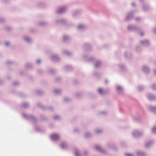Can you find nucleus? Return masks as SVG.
<instances>
[{"instance_id":"obj_1","label":"nucleus","mask_w":156,"mask_h":156,"mask_svg":"<svg viewBox=\"0 0 156 156\" xmlns=\"http://www.w3.org/2000/svg\"><path fill=\"white\" fill-rule=\"evenodd\" d=\"M51 138L54 140L58 139L59 137L58 135L56 134H53L51 135Z\"/></svg>"},{"instance_id":"obj_2","label":"nucleus","mask_w":156,"mask_h":156,"mask_svg":"<svg viewBox=\"0 0 156 156\" xmlns=\"http://www.w3.org/2000/svg\"><path fill=\"white\" fill-rule=\"evenodd\" d=\"M98 92L100 94H102L103 92V90L101 88H99L98 90Z\"/></svg>"},{"instance_id":"obj_3","label":"nucleus","mask_w":156,"mask_h":156,"mask_svg":"<svg viewBox=\"0 0 156 156\" xmlns=\"http://www.w3.org/2000/svg\"><path fill=\"white\" fill-rule=\"evenodd\" d=\"M100 63L99 62H97L95 65V67H98L100 65Z\"/></svg>"},{"instance_id":"obj_4","label":"nucleus","mask_w":156,"mask_h":156,"mask_svg":"<svg viewBox=\"0 0 156 156\" xmlns=\"http://www.w3.org/2000/svg\"><path fill=\"white\" fill-rule=\"evenodd\" d=\"M117 89L119 91H120L122 90V87L119 86H118L117 87Z\"/></svg>"},{"instance_id":"obj_5","label":"nucleus","mask_w":156,"mask_h":156,"mask_svg":"<svg viewBox=\"0 0 156 156\" xmlns=\"http://www.w3.org/2000/svg\"><path fill=\"white\" fill-rule=\"evenodd\" d=\"M65 144L64 143H62L61 144V147H62V148H64L65 146Z\"/></svg>"},{"instance_id":"obj_6","label":"nucleus","mask_w":156,"mask_h":156,"mask_svg":"<svg viewBox=\"0 0 156 156\" xmlns=\"http://www.w3.org/2000/svg\"><path fill=\"white\" fill-rule=\"evenodd\" d=\"M64 10V8H62L59 9V10L58 11V12H62Z\"/></svg>"},{"instance_id":"obj_7","label":"nucleus","mask_w":156,"mask_h":156,"mask_svg":"<svg viewBox=\"0 0 156 156\" xmlns=\"http://www.w3.org/2000/svg\"><path fill=\"white\" fill-rule=\"evenodd\" d=\"M152 131L153 133H156V127L153 128Z\"/></svg>"},{"instance_id":"obj_8","label":"nucleus","mask_w":156,"mask_h":156,"mask_svg":"<svg viewBox=\"0 0 156 156\" xmlns=\"http://www.w3.org/2000/svg\"><path fill=\"white\" fill-rule=\"evenodd\" d=\"M126 156H133V155L131 154L127 153L126 154Z\"/></svg>"},{"instance_id":"obj_9","label":"nucleus","mask_w":156,"mask_h":156,"mask_svg":"<svg viewBox=\"0 0 156 156\" xmlns=\"http://www.w3.org/2000/svg\"><path fill=\"white\" fill-rule=\"evenodd\" d=\"M95 148L96 149H97V150H99L101 148L100 147L98 146H96L95 147Z\"/></svg>"},{"instance_id":"obj_10","label":"nucleus","mask_w":156,"mask_h":156,"mask_svg":"<svg viewBox=\"0 0 156 156\" xmlns=\"http://www.w3.org/2000/svg\"><path fill=\"white\" fill-rule=\"evenodd\" d=\"M152 110H153L154 109H156V107H153L152 108Z\"/></svg>"},{"instance_id":"obj_11","label":"nucleus","mask_w":156,"mask_h":156,"mask_svg":"<svg viewBox=\"0 0 156 156\" xmlns=\"http://www.w3.org/2000/svg\"><path fill=\"white\" fill-rule=\"evenodd\" d=\"M101 131H100V130H97V133H98L100 132H101Z\"/></svg>"},{"instance_id":"obj_12","label":"nucleus","mask_w":156,"mask_h":156,"mask_svg":"<svg viewBox=\"0 0 156 156\" xmlns=\"http://www.w3.org/2000/svg\"><path fill=\"white\" fill-rule=\"evenodd\" d=\"M5 44L6 45H8L9 44V43L8 42H6L5 43Z\"/></svg>"},{"instance_id":"obj_13","label":"nucleus","mask_w":156,"mask_h":156,"mask_svg":"<svg viewBox=\"0 0 156 156\" xmlns=\"http://www.w3.org/2000/svg\"><path fill=\"white\" fill-rule=\"evenodd\" d=\"M58 118V117L57 116H55V117H54V119H57Z\"/></svg>"},{"instance_id":"obj_14","label":"nucleus","mask_w":156,"mask_h":156,"mask_svg":"<svg viewBox=\"0 0 156 156\" xmlns=\"http://www.w3.org/2000/svg\"><path fill=\"white\" fill-rule=\"evenodd\" d=\"M75 154H76V156H78V154H77V152Z\"/></svg>"}]
</instances>
